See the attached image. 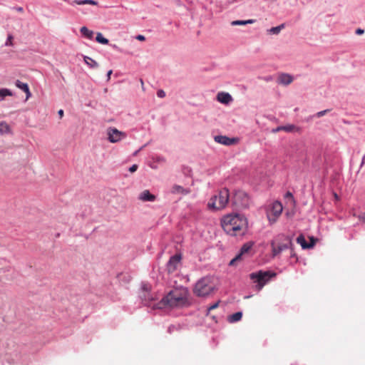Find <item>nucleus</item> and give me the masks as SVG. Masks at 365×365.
I'll return each mask as SVG.
<instances>
[{
	"label": "nucleus",
	"mask_w": 365,
	"mask_h": 365,
	"mask_svg": "<svg viewBox=\"0 0 365 365\" xmlns=\"http://www.w3.org/2000/svg\"><path fill=\"white\" fill-rule=\"evenodd\" d=\"M191 305L189 290L183 287L170 291L158 304V308H182Z\"/></svg>",
	"instance_id": "f257e3e1"
},
{
	"label": "nucleus",
	"mask_w": 365,
	"mask_h": 365,
	"mask_svg": "<svg viewBox=\"0 0 365 365\" xmlns=\"http://www.w3.org/2000/svg\"><path fill=\"white\" fill-rule=\"evenodd\" d=\"M225 232L232 236L243 235L247 228V219L239 214H230L225 215L221 221Z\"/></svg>",
	"instance_id": "f03ea898"
},
{
	"label": "nucleus",
	"mask_w": 365,
	"mask_h": 365,
	"mask_svg": "<svg viewBox=\"0 0 365 365\" xmlns=\"http://www.w3.org/2000/svg\"><path fill=\"white\" fill-rule=\"evenodd\" d=\"M216 289L215 279L212 277H205L199 279L193 289V293L199 297H207Z\"/></svg>",
	"instance_id": "7ed1b4c3"
},
{
	"label": "nucleus",
	"mask_w": 365,
	"mask_h": 365,
	"mask_svg": "<svg viewBox=\"0 0 365 365\" xmlns=\"http://www.w3.org/2000/svg\"><path fill=\"white\" fill-rule=\"evenodd\" d=\"M230 193L227 188L220 190L217 195L210 198L207 207L214 210H219L225 208L229 202Z\"/></svg>",
	"instance_id": "20e7f679"
},
{
	"label": "nucleus",
	"mask_w": 365,
	"mask_h": 365,
	"mask_svg": "<svg viewBox=\"0 0 365 365\" xmlns=\"http://www.w3.org/2000/svg\"><path fill=\"white\" fill-rule=\"evenodd\" d=\"M276 276V273L271 272L269 271H259L257 272H253L250 274V279L254 283H257L258 289H261L264 284L269 280L270 278Z\"/></svg>",
	"instance_id": "39448f33"
},
{
	"label": "nucleus",
	"mask_w": 365,
	"mask_h": 365,
	"mask_svg": "<svg viewBox=\"0 0 365 365\" xmlns=\"http://www.w3.org/2000/svg\"><path fill=\"white\" fill-rule=\"evenodd\" d=\"M232 200V204L238 209L247 208L250 204L249 196L242 190L236 191Z\"/></svg>",
	"instance_id": "423d86ee"
},
{
	"label": "nucleus",
	"mask_w": 365,
	"mask_h": 365,
	"mask_svg": "<svg viewBox=\"0 0 365 365\" xmlns=\"http://www.w3.org/2000/svg\"><path fill=\"white\" fill-rule=\"evenodd\" d=\"M282 205L278 201L274 202L272 205L271 208L267 211V213L268 220L271 224L277 222L278 217L282 214Z\"/></svg>",
	"instance_id": "0eeeda50"
},
{
	"label": "nucleus",
	"mask_w": 365,
	"mask_h": 365,
	"mask_svg": "<svg viewBox=\"0 0 365 365\" xmlns=\"http://www.w3.org/2000/svg\"><path fill=\"white\" fill-rule=\"evenodd\" d=\"M107 135L108 140L113 143H118L127 137L125 133L120 131L114 127H109L107 129Z\"/></svg>",
	"instance_id": "6e6552de"
},
{
	"label": "nucleus",
	"mask_w": 365,
	"mask_h": 365,
	"mask_svg": "<svg viewBox=\"0 0 365 365\" xmlns=\"http://www.w3.org/2000/svg\"><path fill=\"white\" fill-rule=\"evenodd\" d=\"M287 244H282V245H276L274 242H272L271 247H272V255L274 257L279 255L283 250L292 247L293 245H292V240L287 237Z\"/></svg>",
	"instance_id": "1a4fd4ad"
},
{
	"label": "nucleus",
	"mask_w": 365,
	"mask_h": 365,
	"mask_svg": "<svg viewBox=\"0 0 365 365\" xmlns=\"http://www.w3.org/2000/svg\"><path fill=\"white\" fill-rule=\"evenodd\" d=\"M181 260L180 255H175L171 257L167 264V269L169 273L174 272L179 266Z\"/></svg>",
	"instance_id": "9d476101"
},
{
	"label": "nucleus",
	"mask_w": 365,
	"mask_h": 365,
	"mask_svg": "<svg viewBox=\"0 0 365 365\" xmlns=\"http://www.w3.org/2000/svg\"><path fill=\"white\" fill-rule=\"evenodd\" d=\"M143 294L141 298L145 304L148 305V303L155 300V297L150 294L151 286L148 284H143L142 285Z\"/></svg>",
	"instance_id": "9b49d317"
},
{
	"label": "nucleus",
	"mask_w": 365,
	"mask_h": 365,
	"mask_svg": "<svg viewBox=\"0 0 365 365\" xmlns=\"http://www.w3.org/2000/svg\"><path fill=\"white\" fill-rule=\"evenodd\" d=\"M253 245V243L252 242H247V243H245V245H243V246L242 247L241 250H240V253L236 255V257L235 258H233L230 262V265L232 266L235 264V262L238 260H240L241 259V257L243 255L247 253L252 248Z\"/></svg>",
	"instance_id": "f8f14e48"
},
{
	"label": "nucleus",
	"mask_w": 365,
	"mask_h": 365,
	"mask_svg": "<svg viewBox=\"0 0 365 365\" xmlns=\"http://www.w3.org/2000/svg\"><path fill=\"white\" fill-rule=\"evenodd\" d=\"M214 140L215 142L225 145H234L238 141L237 138H229L225 135H216Z\"/></svg>",
	"instance_id": "ddd939ff"
},
{
	"label": "nucleus",
	"mask_w": 365,
	"mask_h": 365,
	"mask_svg": "<svg viewBox=\"0 0 365 365\" xmlns=\"http://www.w3.org/2000/svg\"><path fill=\"white\" fill-rule=\"evenodd\" d=\"M292 81L293 77L288 73H281L277 78V83L284 86L289 85Z\"/></svg>",
	"instance_id": "4468645a"
},
{
	"label": "nucleus",
	"mask_w": 365,
	"mask_h": 365,
	"mask_svg": "<svg viewBox=\"0 0 365 365\" xmlns=\"http://www.w3.org/2000/svg\"><path fill=\"white\" fill-rule=\"evenodd\" d=\"M217 99L219 102L224 104H229L232 101L231 95L225 92L218 93L217 96Z\"/></svg>",
	"instance_id": "2eb2a0df"
},
{
	"label": "nucleus",
	"mask_w": 365,
	"mask_h": 365,
	"mask_svg": "<svg viewBox=\"0 0 365 365\" xmlns=\"http://www.w3.org/2000/svg\"><path fill=\"white\" fill-rule=\"evenodd\" d=\"M171 192L175 195H187L190 192V189L184 188L183 187L174 185L171 188Z\"/></svg>",
	"instance_id": "dca6fc26"
},
{
	"label": "nucleus",
	"mask_w": 365,
	"mask_h": 365,
	"mask_svg": "<svg viewBox=\"0 0 365 365\" xmlns=\"http://www.w3.org/2000/svg\"><path fill=\"white\" fill-rule=\"evenodd\" d=\"M139 199L144 202H153L155 200V196L151 194L148 190H145L140 194Z\"/></svg>",
	"instance_id": "f3484780"
},
{
	"label": "nucleus",
	"mask_w": 365,
	"mask_h": 365,
	"mask_svg": "<svg viewBox=\"0 0 365 365\" xmlns=\"http://www.w3.org/2000/svg\"><path fill=\"white\" fill-rule=\"evenodd\" d=\"M16 86L26 93L27 98L31 96L29 88L27 83H22L21 81L17 80L16 81Z\"/></svg>",
	"instance_id": "a211bd4d"
},
{
	"label": "nucleus",
	"mask_w": 365,
	"mask_h": 365,
	"mask_svg": "<svg viewBox=\"0 0 365 365\" xmlns=\"http://www.w3.org/2000/svg\"><path fill=\"white\" fill-rule=\"evenodd\" d=\"M297 242L299 244L303 249L310 248L314 246V244H307L303 235H300L297 238Z\"/></svg>",
	"instance_id": "6ab92c4d"
},
{
	"label": "nucleus",
	"mask_w": 365,
	"mask_h": 365,
	"mask_svg": "<svg viewBox=\"0 0 365 365\" xmlns=\"http://www.w3.org/2000/svg\"><path fill=\"white\" fill-rule=\"evenodd\" d=\"M71 5L76 4L77 5H84V4H91V5H97L98 2L94 0H74L70 2Z\"/></svg>",
	"instance_id": "aec40b11"
},
{
	"label": "nucleus",
	"mask_w": 365,
	"mask_h": 365,
	"mask_svg": "<svg viewBox=\"0 0 365 365\" xmlns=\"http://www.w3.org/2000/svg\"><path fill=\"white\" fill-rule=\"evenodd\" d=\"M80 31L83 36L88 39H92L93 37V31L89 30L86 26H82Z\"/></svg>",
	"instance_id": "412c9836"
},
{
	"label": "nucleus",
	"mask_w": 365,
	"mask_h": 365,
	"mask_svg": "<svg viewBox=\"0 0 365 365\" xmlns=\"http://www.w3.org/2000/svg\"><path fill=\"white\" fill-rule=\"evenodd\" d=\"M242 314L240 312H237L232 315H230L228 318V321L230 323H234L240 321L242 319Z\"/></svg>",
	"instance_id": "4be33fe9"
},
{
	"label": "nucleus",
	"mask_w": 365,
	"mask_h": 365,
	"mask_svg": "<svg viewBox=\"0 0 365 365\" xmlns=\"http://www.w3.org/2000/svg\"><path fill=\"white\" fill-rule=\"evenodd\" d=\"M84 61L91 68H97L98 66V63L95 60L88 56H84Z\"/></svg>",
	"instance_id": "5701e85b"
},
{
	"label": "nucleus",
	"mask_w": 365,
	"mask_h": 365,
	"mask_svg": "<svg viewBox=\"0 0 365 365\" xmlns=\"http://www.w3.org/2000/svg\"><path fill=\"white\" fill-rule=\"evenodd\" d=\"M10 133V127L5 122H0V134H5Z\"/></svg>",
	"instance_id": "b1692460"
},
{
	"label": "nucleus",
	"mask_w": 365,
	"mask_h": 365,
	"mask_svg": "<svg viewBox=\"0 0 365 365\" xmlns=\"http://www.w3.org/2000/svg\"><path fill=\"white\" fill-rule=\"evenodd\" d=\"M255 22V20L253 19H249L247 21H234L232 22V26H242L246 25L247 24H253Z\"/></svg>",
	"instance_id": "393cba45"
},
{
	"label": "nucleus",
	"mask_w": 365,
	"mask_h": 365,
	"mask_svg": "<svg viewBox=\"0 0 365 365\" xmlns=\"http://www.w3.org/2000/svg\"><path fill=\"white\" fill-rule=\"evenodd\" d=\"M283 28L284 24H281L278 26L271 28L269 30H268V33L269 34H278Z\"/></svg>",
	"instance_id": "a878e982"
},
{
	"label": "nucleus",
	"mask_w": 365,
	"mask_h": 365,
	"mask_svg": "<svg viewBox=\"0 0 365 365\" xmlns=\"http://www.w3.org/2000/svg\"><path fill=\"white\" fill-rule=\"evenodd\" d=\"M96 40V41L102 44H108L109 42L107 38L103 36L101 33H97Z\"/></svg>",
	"instance_id": "bb28decb"
},
{
	"label": "nucleus",
	"mask_w": 365,
	"mask_h": 365,
	"mask_svg": "<svg viewBox=\"0 0 365 365\" xmlns=\"http://www.w3.org/2000/svg\"><path fill=\"white\" fill-rule=\"evenodd\" d=\"M6 96H12V93L6 88L0 89V97H5Z\"/></svg>",
	"instance_id": "cd10ccee"
},
{
	"label": "nucleus",
	"mask_w": 365,
	"mask_h": 365,
	"mask_svg": "<svg viewBox=\"0 0 365 365\" xmlns=\"http://www.w3.org/2000/svg\"><path fill=\"white\" fill-rule=\"evenodd\" d=\"M295 128V126L294 125H285V126H283L282 129L284 131H286V132H292L294 130Z\"/></svg>",
	"instance_id": "c85d7f7f"
},
{
	"label": "nucleus",
	"mask_w": 365,
	"mask_h": 365,
	"mask_svg": "<svg viewBox=\"0 0 365 365\" xmlns=\"http://www.w3.org/2000/svg\"><path fill=\"white\" fill-rule=\"evenodd\" d=\"M5 45L9 46H13V36L11 35L8 36Z\"/></svg>",
	"instance_id": "c756f323"
},
{
	"label": "nucleus",
	"mask_w": 365,
	"mask_h": 365,
	"mask_svg": "<svg viewBox=\"0 0 365 365\" xmlns=\"http://www.w3.org/2000/svg\"><path fill=\"white\" fill-rule=\"evenodd\" d=\"M157 95L159 98H164L165 96V93L163 90H159L157 92Z\"/></svg>",
	"instance_id": "7c9ffc66"
},
{
	"label": "nucleus",
	"mask_w": 365,
	"mask_h": 365,
	"mask_svg": "<svg viewBox=\"0 0 365 365\" xmlns=\"http://www.w3.org/2000/svg\"><path fill=\"white\" fill-rule=\"evenodd\" d=\"M327 112H328V110L319 111L317 113V116L320 118V117L323 116L324 115H325Z\"/></svg>",
	"instance_id": "2f4dec72"
},
{
	"label": "nucleus",
	"mask_w": 365,
	"mask_h": 365,
	"mask_svg": "<svg viewBox=\"0 0 365 365\" xmlns=\"http://www.w3.org/2000/svg\"><path fill=\"white\" fill-rule=\"evenodd\" d=\"M138 169V165H133L130 168H129V170L130 173H134L135 171H136Z\"/></svg>",
	"instance_id": "473e14b6"
},
{
	"label": "nucleus",
	"mask_w": 365,
	"mask_h": 365,
	"mask_svg": "<svg viewBox=\"0 0 365 365\" xmlns=\"http://www.w3.org/2000/svg\"><path fill=\"white\" fill-rule=\"evenodd\" d=\"M218 304H219V303H218V302H217V303L214 304L213 305L210 306V307L208 308V309H207V310H208V312H210V311H211V310H212V309H214L217 308V307H218Z\"/></svg>",
	"instance_id": "72a5a7b5"
},
{
	"label": "nucleus",
	"mask_w": 365,
	"mask_h": 365,
	"mask_svg": "<svg viewBox=\"0 0 365 365\" xmlns=\"http://www.w3.org/2000/svg\"><path fill=\"white\" fill-rule=\"evenodd\" d=\"M136 39L139 40V41H145V38L144 36L143 35H138L136 36Z\"/></svg>",
	"instance_id": "f704fd0d"
},
{
	"label": "nucleus",
	"mask_w": 365,
	"mask_h": 365,
	"mask_svg": "<svg viewBox=\"0 0 365 365\" xmlns=\"http://www.w3.org/2000/svg\"><path fill=\"white\" fill-rule=\"evenodd\" d=\"M58 113V115H59L61 118H63V110H61V109L59 110Z\"/></svg>",
	"instance_id": "c9c22d12"
},
{
	"label": "nucleus",
	"mask_w": 365,
	"mask_h": 365,
	"mask_svg": "<svg viewBox=\"0 0 365 365\" xmlns=\"http://www.w3.org/2000/svg\"><path fill=\"white\" fill-rule=\"evenodd\" d=\"M356 33L357 34H362L364 33V30L361 29H359L356 30Z\"/></svg>",
	"instance_id": "e433bc0d"
},
{
	"label": "nucleus",
	"mask_w": 365,
	"mask_h": 365,
	"mask_svg": "<svg viewBox=\"0 0 365 365\" xmlns=\"http://www.w3.org/2000/svg\"><path fill=\"white\" fill-rule=\"evenodd\" d=\"M282 128H283V126L277 127V128L274 130V132H278V131H280V130H283Z\"/></svg>",
	"instance_id": "4c0bfd02"
},
{
	"label": "nucleus",
	"mask_w": 365,
	"mask_h": 365,
	"mask_svg": "<svg viewBox=\"0 0 365 365\" xmlns=\"http://www.w3.org/2000/svg\"><path fill=\"white\" fill-rule=\"evenodd\" d=\"M174 328H175V326H174V325H172V326L169 327V328H168V331H169L170 333H171V332L173 331Z\"/></svg>",
	"instance_id": "58836bf2"
},
{
	"label": "nucleus",
	"mask_w": 365,
	"mask_h": 365,
	"mask_svg": "<svg viewBox=\"0 0 365 365\" xmlns=\"http://www.w3.org/2000/svg\"><path fill=\"white\" fill-rule=\"evenodd\" d=\"M112 73H113L112 70H110V71L108 72V73H107L108 80H109V79H110V75L112 74Z\"/></svg>",
	"instance_id": "ea45409f"
},
{
	"label": "nucleus",
	"mask_w": 365,
	"mask_h": 365,
	"mask_svg": "<svg viewBox=\"0 0 365 365\" xmlns=\"http://www.w3.org/2000/svg\"><path fill=\"white\" fill-rule=\"evenodd\" d=\"M359 219L364 222H365V212L364 214L362 216L359 217Z\"/></svg>",
	"instance_id": "a19ab883"
},
{
	"label": "nucleus",
	"mask_w": 365,
	"mask_h": 365,
	"mask_svg": "<svg viewBox=\"0 0 365 365\" xmlns=\"http://www.w3.org/2000/svg\"><path fill=\"white\" fill-rule=\"evenodd\" d=\"M16 11H19V12H23L24 9L22 7H18L16 9Z\"/></svg>",
	"instance_id": "79ce46f5"
},
{
	"label": "nucleus",
	"mask_w": 365,
	"mask_h": 365,
	"mask_svg": "<svg viewBox=\"0 0 365 365\" xmlns=\"http://www.w3.org/2000/svg\"><path fill=\"white\" fill-rule=\"evenodd\" d=\"M287 197H292V193H291V192H288L287 193Z\"/></svg>",
	"instance_id": "37998d69"
},
{
	"label": "nucleus",
	"mask_w": 365,
	"mask_h": 365,
	"mask_svg": "<svg viewBox=\"0 0 365 365\" xmlns=\"http://www.w3.org/2000/svg\"><path fill=\"white\" fill-rule=\"evenodd\" d=\"M334 198H336V199L338 198V196L336 194H334Z\"/></svg>",
	"instance_id": "c03bdc74"
}]
</instances>
